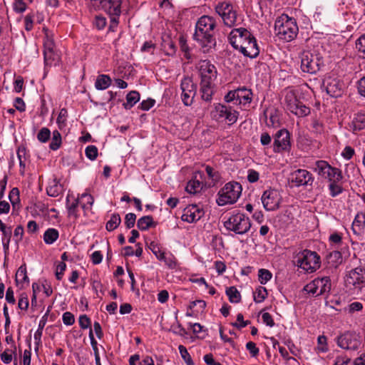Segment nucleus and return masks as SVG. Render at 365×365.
I'll use <instances>...</instances> for the list:
<instances>
[{
  "label": "nucleus",
  "mask_w": 365,
  "mask_h": 365,
  "mask_svg": "<svg viewBox=\"0 0 365 365\" xmlns=\"http://www.w3.org/2000/svg\"><path fill=\"white\" fill-rule=\"evenodd\" d=\"M202 100L210 102L212 99V85H200Z\"/></svg>",
  "instance_id": "nucleus-41"
},
{
  "label": "nucleus",
  "mask_w": 365,
  "mask_h": 365,
  "mask_svg": "<svg viewBox=\"0 0 365 365\" xmlns=\"http://www.w3.org/2000/svg\"><path fill=\"white\" fill-rule=\"evenodd\" d=\"M155 103V101L154 99L148 98L147 100H144L140 103L139 108L143 110H148L154 106Z\"/></svg>",
  "instance_id": "nucleus-61"
},
{
  "label": "nucleus",
  "mask_w": 365,
  "mask_h": 365,
  "mask_svg": "<svg viewBox=\"0 0 365 365\" xmlns=\"http://www.w3.org/2000/svg\"><path fill=\"white\" fill-rule=\"evenodd\" d=\"M200 85H213L217 78V68L209 61H203L200 66Z\"/></svg>",
  "instance_id": "nucleus-17"
},
{
  "label": "nucleus",
  "mask_w": 365,
  "mask_h": 365,
  "mask_svg": "<svg viewBox=\"0 0 365 365\" xmlns=\"http://www.w3.org/2000/svg\"><path fill=\"white\" fill-rule=\"evenodd\" d=\"M46 209L45 205L41 202H34V200L31 202V205H28L26 207V210L28 212H31V215L36 216L38 215L40 212H43Z\"/></svg>",
  "instance_id": "nucleus-36"
},
{
  "label": "nucleus",
  "mask_w": 365,
  "mask_h": 365,
  "mask_svg": "<svg viewBox=\"0 0 365 365\" xmlns=\"http://www.w3.org/2000/svg\"><path fill=\"white\" fill-rule=\"evenodd\" d=\"M202 189L201 182L199 180H192L188 182L186 191L189 193H197Z\"/></svg>",
  "instance_id": "nucleus-44"
},
{
  "label": "nucleus",
  "mask_w": 365,
  "mask_h": 365,
  "mask_svg": "<svg viewBox=\"0 0 365 365\" xmlns=\"http://www.w3.org/2000/svg\"><path fill=\"white\" fill-rule=\"evenodd\" d=\"M346 282L352 284L356 288H361L365 282V271L361 267L351 270Z\"/></svg>",
  "instance_id": "nucleus-24"
},
{
  "label": "nucleus",
  "mask_w": 365,
  "mask_h": 365,
  "mask_svg": "<svg viewBox=\"0 0 365 365\" xmlns=\"http://www.w3.org/2000/svg\"><path fill=\"white\" fill-rule=\"evenodd\" d=\"M274 31L279 38L289 42L297 37L299 29L295 19L284 14L276 19Z\"/></svg>",
  "instance_id": "nucleus-2"
},
{
  "label": "nucleus",
  "mask_w": 365,
  "mask_h": 365,
  "mask_svg": "<svg viewBox=\"0 0 365 365\" xmlns=\"http://www.w3.org/2000/svg\"><path fill=\"white\" fill-rule=\"evenodd\" d=\"M178 349L181 355V357L183 359L187 365H195L185 346H184L183 345H180L178 346Z\"/></svg>",
  "instance_id": "nucleus-49"
},
{
  "label": "nucleus",
  "mask_w": 365,
  "mask_h": 365,
  "mask_svg": "<svg viewBox=\"0 0 365 365\" xmlns=\"http://www.w3.org/2000/svg\"><path fill=\"white\" fill-rule=\"evenodd\" d=\"M291 180L297 187L312 185L314 182V177L308 170L298 169L292 173Z\"/></svg>",
  "instance_id": "nucleus-20"
},
{
  "label": "nucleus",
  "mask_w": 365,
  "mask_h": 365,
  "mask_svg": "<svg viewBox=\"0 0 365 365\" xmlns=\"http://www.w3.org/2000/svg\"><path fill=\"white\" fill-rule=\"evenodd\" d=\"M182 91L181 99L183 104L186 106H191L197 92V85L193 83L191 78L184 77L180 83Z\"/></svg>",
  "instance_id": "nucleus-14"
},
{
  "label": "nucleus",
  "mask_w": 365,
  "mask_h": 365,
  "mask_svg": "<svg viewBox=\"0 0 365 365\" xmlns=\"http://www.w3.org/2000/svg\"><path fill=\"white\" fill-rule=\"evenodd\" d=\"M239 51L245 56L251 58H255L259 55V48L257 40L253 35H252V38H248L245 45L240 48Z\"/></svg>",
  "instance_id": "nucleus-22"
},
{
  "label": "nucleus",
  "mask_w": 365,
  "mask_h": 365,
  "mask_svg": "<svg viewBox=\"0 0 365 365\" xmlns=\"http://www.w3.org/2000/svg\"><path fill=\"white\" fill-rule=\"evenodd\" d=\"M216 13L222 19L223 23L228 27L235 26L237 21L236 11L233 10V6L227 2L219 3L215 6Z\"/></svg>",
  "instance_id": "nucleus-13"
},
{
  "label": "nucleus",
  "mask_w": 365,
  "mask_h": 365,
  "mask_svg": "<svg viewBox=\"0 0 365 365\" xmlns=\"http://www.w3.org/2000/svg\"><path fill=\"white\" fill-rule=\"evenodd\" d=\"M252 96V90L243 86L229 91L224 96V101L227 103H232L234 105L240 106L241 108L246 109L250 106Z\"/></svg>",
  "instance_id": "nucleus-6"
},
{
  "label": "nucleus",
  "mask_w": 365,
  "mask_h": 365,
  "mask_svg": "<svg viewBox=\"0 0 365 365\" xmlns=\"http://www.w3.org/2000/svg\"><path fill=\"white\" fill-rule=\"evenodd\" d=\"M79 204L78 199H74L72 202H69V195L66 197V208L68 210V215L74 216L76 218L78 217V207Z\"/></svg>",
  "instance_id": "nucleus-35"
},
{
  "label": "nucleus",
  "mask_w": 365,
  "mask_h": 365,
  "mask_svg": "<svg viewBox=\"0 0 365 365\" xmlns=\"http://www.w3.org/2000/svg\"><path fill=\"white\" fill-rule=\"evenodd\" d=\"M316 282L317 284H318V292L320 295H323L330 292L331 285L329 277L316 278Z\"/></svg>",
  "instance_id": "nucleus-27"
},
{
  "label": "nucleus",
  "mask_w": 365,
  "mask_h": 365,
  "mask_svg": "<svg viewBox=\"0 0 365 365\" xmlns=\"http://www.w3.org/2000/svg\"><path fill=\"white\" fill-rule=\"evenodd\" d=\"M59 232L55 228H48L43 234V241L47 245L53 244L58 238Z\"/></svg>",
  "instance_id": "nucleus-31"
},
{
  "label": "nucleus",
  "mask_w": 365,
  "mask_h": 365,
  "mask_svg": "<svg viewBox=\"0 0 365 365\" xmlns=\"http://www.w3.org/2000/svg\"><path fill=\"white\" fill-rule=\"evenodd\" d=\"M327 263L331 267H336L342 262V255L339 251L329 252L326 257Z\"/></svg>",
  "instance_id": "nucleus-30"
},
{
  "label": "nucleus",
  "mask_w": 365,
  "mask_h": 365,
  "mask_svg": "<svg viewBox=\"0 0 365 365\" xmlns=\"http://www.w3.org/2000/svg\"><path fill=\"white\" fill-rule=\"evenodd\" d=\"M78 323L81 329H86L91 327V321L87 315L83 314L79 317Z\"/></svg>",
  "instance_id": "nucleus-58"
},
{
  "label": "nucleus",
  "mask_w": 365,
  "mask_h": 365,
  "mask_svg": "<svg viewBox=\"0 0 365 365\" xmlns=\"http://www.w3.org/2000/svg\"><path fill=\"white\" fill-rule=\"evenodd\" d=\"M357 88L359 93L365 97V76L362 77L358 81Z\"/></svg>",
  "instance_id": "nucleus-64"
},
{
  "label": "nucleus",
  "mask_w": 365,
  "mask_h": 365,
  "mask_svg": "<svg viewBox=\"0 0 365 365\" xmlns=\"http://www.w3.org/2000/svg\"><path fill=\"white\" fill-rule=\"evenodd\" d=\"M317 285L318 284H317L316 279H314L307 285H305L303 289L304 291L314 296H320L318 292L319 289Z\"/></svg>",
  "instance_id": "nucleus-46"
},
{
  "label": "nucleus",
  "mask_w": 365,
  "mask_h": 365,
  "mask_svg": "<svg viewBox=\"0 0 365 365\" xmlns=\"http://www.w3.org/2000/svg\"><path fill=\"white\" fill-rule=\"evenodd\" d=\"M107 24L106 18L99 15L95 17V25L98 30H103Z\"/></svg>",
  "instance_id": "nucleus-60"
},
{
  "label": "nucleus",
  "mask_w": 365,
  "mask_h": 365,
  "mask_svg": "<svg viewBox=\"0 0 365 365\" xmlns=\"http://www.w3.org/2000/svg\"><path fill=\"white\" fill-rule=\"evenodd\" d=\"M322 66H324V60L319 53L306 51L302 54L301 69L303 72L316 73Z\"/></svg>",
  "instance_id": "nucleus-10"
},
{
  "label": "nucleus",
  "mask_w": 365,
  "mask_h": 365,
  "mask_svg": "<svg viewBox=\"0 0 365 365\" xmlns=\"http://www.w3.org/2000/svg\"><path fill=\"white\" fill-rule=\"evenodd\" d=\"M351 230L356 236L360 237L365 232V214L357 213L352 222Z\"/></svg>",
  "instance_id": "nucleus-25"
},
{
  "label": "nucleus",
  "mask_w": 365,
  "mask_h": 365,
  "mask_svg": "<svg viewBox=\"0 0 365 365\" xmlns=\"http://www.w3.org/2000/svg\"><path fill=\"white\" fill-rule=\"evenodd\" d=\"M136 220V215L134 213L130 212L125 215V225L127 229H130L134 227Z\"/></svg>",
  "instance_id": "nucleus-56"
},
{
  "label": "nucleus",
  "mask_w": 365,
  "mask_h": 365,
  "mask_svg": "<svg viewBox=\"0 0 365 365\" xmlns=\"http://www.w3.org/2000/svg\"><path fill=\"white\" fill-rule=\"evenodd\" d=\"M205 215L202 208L197 205H190L185 210L181 219L189 223L200 220Z\"/></svg>",
  "instance_id": "nucleus-21"
},
{
  "label": "nucleus",
  "mask_w": 365,
  "mask_h": 365,
  "mask_svg": "<svg viewBox=\"0 0 365 365\" xmlns=\"http://www.w3.org/2000/svg\"><path fill=\"white\" fill-rule=\"evenodd\" d=\"M356 48L365 59V34L361 35L356 41Z\"/></svg>",
  "instance_id": "nucleus-55"
},
{
  "label": "nucleus",
  "mask_w": 365,
  "mask_h": 365,
  "mask_svg": "<svg viewBox=\"0 0 365 365\" xmlns=\"http://www.w3.org/2000/svg\"><path fill=\"white\" fill-rule=\"evenodd\" d=\"M297 266L304 271L312 273L320 267V257L316 252L304 250L296 257Z\"/></svg>",
  "instance_id": "nucleus-7"
},
{
  "label": "nucleus",
  "mask_w": 365,
  "mask_h": 365,
  "mask_svg": "<svg viewBox=\"0 0 365 365\" xmlns=\"http://www.w3.org/2000/svg\"><path fill=\"white\" fill-rule=\"evenodd\" d=\"M111 78L108 75H99L95 82V88L97 90H105L111 84Z\"/></svg>",
  "instance_id": "nucleus-29"
},
{
  "label": "nucleus",
  "mask_w": 365,
  "mask_h": 365,
  "mask_svg": "<svg viewBox=\"0 0 365 365\" xmlns=\"http://www.w3.org/2000/svg\"><path fill=\"white\" fill-rule=\"evenodd\" d=\"M354 130L365 129V114L358 113L353 120Z\"/></svg>",
  "instance_id": "nucleus-38"
},
{
  "label": "nucleus",
  "mask_w": 365,
  "mask_h": 365,
  "mask_svg": "<svg viewBox=\"0 0 365 365\" xmlns=\"http://www.w3.org/2000/svg\"><path fill=\"white\" fill-rule=\"evenodd\" d=\"M223 225L227 230L240 235L247 234L252 225L249 217L238 210L231 212L227 220L224 221Z\"/></svg>",
  "instance_id": "nucleus-3"
},
{
  "label": "nucleus",
  "mask_w": 365,
  "mask_h": 365,
  "mask_svg": "<svg viewBox=\"0 0 365 365\" xmlns=\"http://www.w3.org/2000/svg\"><path fill=\"white\" fill-rule=\"evenodd\" d=\"M148 249L153 253L156 258L165 263L168 268L175 269L178 267V262L176 257L170 252L166 254L161 250L160 245L154 241L146 242Z\"/></svg>",
  "instance_id": "nucleus-11"
},
{
  "label": "nucleus",
  "mask_w": 365,
  "mask_h": 365,
  "mask_svg": "<svg viewBox=\"0 0 365 365\" xmlns=\"http://www.w3.org/2000/svg\"><path fill=\"white\" fill-rule=\"evenodd\" d=\"M44 62L46 66H51L58 61V55L53 51H43Z\"/></svg>",
  "instance_id": "nucleus-42"
},
{
  "label": "nucleus",
  "mask_w": 365,
  "mask_h": 365,
  "mask_svg": "<svg viewBox=\"0 0 365 365\" xmlns=\"http://www.w3.org/2000/svg\"><path fill=\"white\" fill-rule=\"evenodd\" d=\"M155 226L156 222H154L151 215L143 216L139 218L137 222L138 228L142 231L147 230L150 227H154Z\"/></svg>",
  "instance_id": "nucleus-28"
},
{
  "label": "nucleus",
  "mask_w": 365,
  "mask_h": 365,
  "mask_svg": "<svg viewBox=\"0 0 365 365\" xmlns=\"http://www.w3.org/2000/svg\"><path fill=\"white\" fill-rule=\"evenodd\" d=\"M317 349L319 352L325 353L329 349L327 343V337L324 335H320L317 338Z\"/></svg>",
  "instance_id": "nucleus-54"
},
{
  "label": "nucleus",
  "mask_w": 365,
  "mask_h": 365,
  "mask_svg": "<svg viewBox=\"0 0 365 365\" xmlns=\"http://www.w3.org/2000/svg\"><path fill=\"white\" fill-rule=\"evenodd\" d=\"M140 101V93L136 91L129 92L126 96V102L123 103L125 109H130Z\"/></svg>",
  "instance_id": "nucleus-32"
},
{
  "label": "nucleus",
  "mask_w": 365,
  "mask_h": 365,
  "mask_svg": "<svg viewBox=\"0 0 365 365\" xmlns=\"http://www.w3.org/2000/svg\"><path fill=\"white\" fill-rule=\"evenodd\" d=\"M242 190V186L239 182H227L219 190L216 202L219 206L234 204L240 197Z\"/></svg>",
  "instance_id": "nucleus-5"
},
{
  "label": "nucleus",
  "mask_w": 365,
  "mask_h": 365,
  "mask_svg": "<svg viewBox=\"0 0 365 365\" xmlns=\"http://www.w3.org/2000/svg\"><path fill=\"white\" fill-rule=\"evenodd\" d=\"M124 0H103L102 1L105 12L110 18L108 31L115 32L119 24Z\"/></svg>",
  "instance_id": "nucleus-8"
},
{
  "label": "nucleus",
  "mask_w": 365,
  "mask_h": 365,
  "mask_svg": "<svg viewBox=\"0 0 365 365\" xmlns=\"http://www.w3.org/2000/svg\"><path fill=\"white\" fill-rule=\"evenodd\" d=\"M225 293L231 303H239L241 301V294L235 287H227Z\"/></svg>",
  "instance_id": "nucleus-34"
},
{
  "label": "nucleus",
  "mask_w": 365,
  "mask_h": 365,
  "mask_svg": "<svg viewBox=\"0 0 365 365\" xmlns=\"http://www.w3.org/2000/svg\"><path fill=\"white\" fill-rule=\"evenodd\" d=\"M10 202L13 206L14 210H16V207H19L20 204V192L19 188L14 187L9 192V195Z\"/></svg>",
  "instance_id": "nucleus-40"
},
{
  "label": "nucleus",
  "mask_w": 365,
  "mask_h": 365,
  "mask_svg": "<svg viewBox=\"0 0 365 365\" xmlns=\"http://www.w3.org/2000/svg\"><path fill=\"white\" fill-rule=\"evenodd\" d=\"M323 86L330 96L337 98L341 95L342 85L339 80L329 78L324 81Z\"/></svg>",
  "instance_id": "nucleus-23"
},
{
  "label": "nucleus",
  "mask_w": 365,
  "mask_h": 365,
  "mask_svg": "<svg viewBox=\"0 0 365 365\" xmlns=\"http://www.w3.org/2000/svg\"><path fill=\"white\" fill-rule=\"evenodd\" d=\"M360 338L359 334L355 331H346L337 337L336 344L344 349L356 351L361 346Z\"/></svg>",
  "instance_id": "nucleus-12"
},
{
  "label": "nucleus",
  "mask_w": 365,
  "mask_h": 365,
  "mask_svg": "<svg viewBox=\"0 0 365 365\" xmlns=\"http://www.w3.org/2000/svg\"><path fill=\"white\" fill-rule=\"evenodd\" d=\"M216 20L214 17L204 15L196 23L193 38L202 48L203 52H209L216 46L214 29Z\"/></svg>",
  "instance_id": "nucleus-1"
},
{
  "label": "nucleus",
  "mask_w": 365,
  "mask_h": 365,
  "mask_svg": "<svg viewBox=\"0 0 365 365\" xmlns=\"http://www.w3.org/2000/svg\"><path fill=\"white\" fill-rule=\"evenodd\" d=\"M62 321L66 325H72L75 322L74 315L69 312H64L62 316Z\"/></svg>",
  "instance_id": "nucleus-62"
},
{
  "label": "nucleus",
  "mask_w": 365,
  "mask_h": 365,
  "mask_svg": "<svg viewBox=\"0 0 365 365\" xmlns=\"http://www.w3.org/2000/svg\"><path fill=\"white\" fill-rule=\"evenodd\" d=\"M67 117V109L65 108H61L56 119V123L60 130L63 129L66 126Z\"/></svg>",
  "instance_id": "nucleus-43"
},
{
  "label": "nucleus",
  "mask_w": 365,
  "mask_h": 365,
  "mask_svg": "<svg viewBox=\"0 0 365 365\" xmlns=\"http://www.w3.org/2000/svg\"><path fill=\"white\" fill-rule=\"evenodd\" d=\"M314 171L318 175L329 182H340L343 179L342 172L340 169L332 167L325 160H317L315 163Z\"/></svg>",
  "instance_id": "nucleus-9"
},
{
  "label": "nucleus",
  "mask_w": 365,
  "mask_h": 365,
  "mask_svg": "<svg viewBox=\"0 0 365 365\" xmlns=\"http://www.w3.org/2000/svg\"><path fill=\"white\" fill-rule=\"evenodd\" d=\"M63 192V187L57 178H53L48 182L46 192L51 197H57Z\"/></svg>",
  "instance_id": "nucleus-26"
},
{
  "label": "nucleus",
  "mask_w": 365,
  "mask_h": 365,
  "mask_svg": "<svg viewBox=\"0 0 365 365\" xmlns=\"http://www.w3.org/2000/svg\"><path fill=\"white\" fill-rule=\"evenodd\" d=\"M287 109L298 117H304L310 113V108L303 104L293 94H287L285 97Z\"/></svg>",
  "instance_id": "nucleus-16"
},
{
  "label": "nucleus",
  "mask_w": 365,
  "mask_h": 365,
  "mask_svg": "<svg viewBox=\"0 0 365 365\" xmlns=\"http://www.w3.org/2000/svg\"><path fill=\"white\" fill-rule=\"evenodd\" d=\"M291 149L290 133L282 128L274 135L273 150L274 153L288 152Z\"/></svg>",
  "instance_id": "nucleus-15"
},
{
  "label": "nucleus",
  "mask_w": 365,
  "mask_h": 365,
  "mask_svg": "<svg viewBox=\"0 0 365 365\" xmlns=\"http://www.w3.org/2000/svg\"><path fill=\"white\" fill-rule=\"evenodd\" d=\"M246 349L249 351L251 356L257 357L259 354V349L257 347L256 344L253 341H249L246 344Z\"/></svg>",
  "instance_id": "nucleus-59"
},
{
  "label": "nucleus",
  "mask_w": 365,
  "mask_h": 365,
  "mask_svg": "<svg viewBox=\"0 0 365 365\" xmlns=\"http://www.w3.org/2000/svg\"><path fill=\"white\" fill-rule=\"evenodd\" d=\"M165 53L167 56H173L175 54L177 51L176 45L172 41H165L164 45Z\"/></svg>",
  "instance_id": "nucleus-53"
},
{
  "label": "nucleus",
  "mask_w": 365,
  "mask_h": 365,
  "mask_svg": "<svg viewBox=\"0 0 365 365\" xmlns=\"http://www.w3.org/2000/svg\"><path fill=\"white\" fill-rule=\"evenodd\" d=\"M66 269V264L63 262H61L56 266L55 274H56V277L58 280H61L62 279Z\"/></svg>",
  "instance_id": "nucleus-63"
},
{
  "label": "nucleus",
  "mask_w": 365,
  "mask_h": 365,
  "mask_svg": "<svg viewBox=\"0 0 365 365\" xmlns=\"http://www.w3.org/2000/svg\"><path fill=\"white\" fill-rule=\"evenodd\" d=\"M267 292L265 287H259L254 292V300L257 303L262 302L267 297Z\"/></svg>",
  "instance_id": "nucleus-45"
},
{
  "label": "nucleus",
  "mask_w": 365,
  "mask_h": 365,
  "mask_svg": "<svg viewBox=\"0 0 365 365\" xmlns=\"http://www.w3.org/2000/svg\"><path fill=\"white\" fill-rule=\"evenodd\" d=\"M251 323L250 320H244V317L242 313H239L237 315V322L231 323V325L234 327H236L238 329H241Z\"/></svg>",
  "instance_id": "nucleus-50"
},
{
  "label": "nucleus",
  "mask_w": 365,
  "mask_h": 365,
  "mask_svg": "<svg viewBox=\"0 0 365 365\" xmlns=\"http://www.w3.org/2000/svg\"><path fill=\"white\" fill-rule=\"evenodd\" d=\"M211 118L217 122H225L228 125L235 123L239 118L240 113L230 103H214L210 112Z\"/></svg>",
  "instance_id": "nucleus-4"
},
{
  "label": "nucleus",
  "mask_w": 365,
  "mask_h": 365,
  "mask_svg": "<svg viewBox=\"0 0 365 365\" xmlns=\"http://www.w3.org/2000/svg\"><path fill=\"white\" fill-rule=\"evenodd\" d=\"M6 341L7 342L8 344L10 345V347L7 348L8 351H10L11 353H14V361H16V357H17V354H16L17 349L14 344V339H13V336L11 334H8V335L6 337Z\"/></svg>",
  "instance_id": "nucleus-57"
},
{
  "label": "nucleus",
  "mask_w": 365,
  "mask_h": 365,
  "mask_svg": "<svg viewBox=\"0 0 365 365\" xmlns=\"http://www.w3.org/2000/svg\"><path fill=\"white\" fill-rule=\"evenodd\" d=\"M339 182H331L329 185V194L331 197H334L343 192L342 187L339 185Z\"/></svg>",
  "instance_id": "nucleus-47"
},
{
  "label": "nucleus",
  "mask_w": 365,
  "mask_h": 365,
  "mask_svg": "<svg viewBox=\"0 0 365 365\" xmlns=\"http://www.w3.org/2000/svg\"><path fill=\"white\" fill-rule=\"evenodd\" d=\"M121 223V218L118 213L111 215L110 220L106 222V229L108 232L115 230Z\"/></svg>",
  "instance_id": "nucleus-33"
},
{
  "label": "nucleus",
  "mask_w": 365,
  "mask_h": 365,
  "mask_svg": "<svg viewBox=\"0 0 365 365\" xmlns=\"http://www.w3.org/2000/svg\"><path fill=\"white\" fill-rule=\"evenodd\" d=\"M51 138V131L48 128H42L37 134V139L41 143H46Z\"/></svg>",
  "instance_id": "nucleus-51"
},
{
  "label": "nucleus",
  "mask_w": 365,
  "mask_h": 365,
  "mask_svg": "<svg viewBox=\"0 0 365 365\" xmlns=\"http://www.w3.org/2000/svg\"><path fill=\"white\" fill-rule=\"evenodd\" d=\"M205 172L209 178L212 180V185H215L217 182H218L221 178L220 173L216 170L215 168L210 165L205 166Z\"/></svg>",
  "instance_id": "nucleus-37"
},
{
  "label": "nucleus",
  "mask_w": 365,
  "mask_h": 365,
  "mask_svg": "<svg viewBox=\"0 0 365 365\" xmlns=\"http://www.w3.org/2000/svg\"><path fill=\"white\" fill-rule=\"evenodd\" d=\"M272 277L271 272L268 269H260L258 272V277L260 284H265Z\"/></svg>",
  "instance_id": "nucleus-48"
},
{
  "label": "nucleus",
  "mask_w": 365,
  "mask_h": 365,
  "mask_svg": "<svg viewBox=\"0 0 365 365\" xmlns=\"http://www.w3.org/2000/svg\"><path fill=\"white\" fill-rule=\"evenodd\" d=\"M61 135L58 130H54L52 133L51 142L49 148L52 150H57L61 145Z\"/></svg>",
  "instance_id": "nucleus-39"
},
{
  "label": "nucleus",
  "mask_w": 365,
  "mask_h": 365,
  "mask_svg": "<svg viewBox=\"0 0 365 365\" xmlns=\"http://www.w3.org/2000/svg\"><path fill=\"white\" fill-rule=\"evenodd\" d=\"M261 200L266 210L273 211L279 208L281 197L277 190L269 189L263 192Z\"/></svg>",
  "instance_id": "nucleus-19"
},
{
  "label": "nucleus",
  "mask_w": 365,
  "mask_h": 365,
  "mask_svg": "<svg viewBox=\"0 0 365 365\" xmlns=\"http://www.w3.org/2000/svg\"><path fill=\"white\" fill-rule=\"evenodd\" d=\"M252 34L245 28L234 29L228 36V40L232 46L239 50L248 38H252Z\"/></svg>",
  "instance_id": "nucleus-18"
},
{
  "label": "nucleus",
  "mask_w": 365,
  "mask_h": 365,
  "mask_svg": "<svg viewBox=\"0 0 365 365\" xmlns=\"http://www.w3.org/2000/svg\"><path fill=\"white\" fill-rule=\"evenodd\" d=\"M86 156L91 160H94L98 157V150L96 145H88L85 150Z\"/></svg>",
  "instance_id": "nucleus-52"
}]
</instances>
